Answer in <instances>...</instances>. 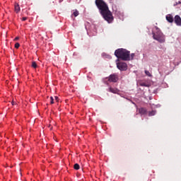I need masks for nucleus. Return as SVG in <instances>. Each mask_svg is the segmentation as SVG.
Wrapping results in <instances>:
<instances>
[{"label": "nucleus", "mask_w": 181, "mask_h": 181, "mask_svg": "<svg viewBox=\"0 0 181 181\" xmlns=\"http://www.w3.org/2000/svg\"><path fill=\"white\" fill-rule=\"evenodd\" d=\"M95 4L98 9H99V12L103 19H105L107 23H112L114 16H112V13H111L108 8V4H107L104 0H95Z\"/></svg>", "instance_id": "obj_1"}, {"label": "nucleus", "mask_w": 181, "mask_h": 181, "mask_svg": "<svg viewBox=\"0 0 181 181\" xmlns=\"http://www.w3.org/2000/svg\"><path fill=\"white\" fill-rule=\"evenodd\" d=\"M115 56L117 59H121L124 62H129L131 60V57H129V51L124 49L119 48L115 51Z\"/></svg>", "instance_id": "obj_2"}, {"label": "nucleus", "mask_w": 181, "mask_h": 181, "mask_svg": "<svg viewBox=\"0 0 181 181\" xmlns=\"http://www.w3.org/2000/svg\"><path fill=\"white\" fill-rule=\"evenodd\" d=\"M156 33H153V38L154 40H157L160 43H163L165 42V35H163V33L160 31L158 27H156Z\"/></svg>", "instance_id": "obj_3"}, {"label": "nucleus", "mask_w": 181, "mask_h": 181, "mask_svg": "<svg viewBox=\"0 0 181 181\" xmlns=\"http://www.w3.org/2000/svg\"><path fill=\"white\" fill-rule=\"evenodd\" d=\"M117 67L121 71H125L128 69V65L125 62H118L117 64Z\"/></svg>", "instance_id": "obj_4"}, {"label": "nucleus", "mask_w": 181, "mask_h": 181, "mask_svg": "<svg viewBox=\"0 0 181 181\" xmlns=\"http://www.w3.org/2000/svg\"><path fill=\"white\" fill-rule=\"evenodd\" d=\"M110 83H117L118 81V75L116 74H111L108 78Z\"/></svg>", "instance_id": "obj_5"}, {"label": "nucleus", "mask_w": 181, "mask_h": 181, "mask_svg": "<svg viewBox=\"0 0 181 181\" xmlns=\"http://www.w3.org/2000/svg\"><path fill=\"white\" fill-rule=\"evenodd\" d=\"M174 22L177 26H181V18L178 15L175 16Z\"/></svg>", "instance_id": "obj_6"}, {"label": "nucleus", "mask_w": 181, "mask_h": 181, "mask_svg": "<svg viewBox=\"0 0 181 181\" xmlns=\"http://www.w3.org/2000/svg\"><path fill=\"white\" fill-rule=\"evenodd\" d=\"M139 114H141V115H146L148 110H146V108L141 107L140 109H139Z\"/></svg>", "instance_id": "obj_7"}, {"label": "nucleus", "mask_w": 181, "mask_h": 181, "mask_svg": "<svg viewBox=\"0 0 181 181\" xmlns=\"http://www.w3.org/2000/svg\"><path fill=\"white\" fill-rule=\"evenodd\" d=\"M108 91H110V93H113V94H118V93H119V90L115 88H109Z\"/></svg>", "instance_id": "obj_8"}, {"label": "nucleus", "mask_w": 181, "mask_h": 181, "mask_svg": "<svg viewBox=\"0 0 181 181\" xmlns=\"http://www.w3.org/2000/svg\"><path fill=\"white\" fill-rule=\"evenodd\" d=\"M166 21L169 22L170 23H173V16L172 15L168 14L166 16Z\"/></svg>", "instance_id": "obj_9"}, {"label": "nucleus", "mask_w": 181, "mask_h": 181, "mask_svg": "<svg viewBox=\"0 0 181 181\" xmlns=\"http://www.w3.org/2000/svg\"><path fill=\"white\" fill-rule=\"evenodd\" d=\"M14 9L16 13H19V12L21 11V7H19V4H16L14 6Z\"/></svg>", "instance_id": "obj_10"}, {"label": "nucleus", "mask_w": 181, "mask_h": 181, "mask_svg": "<svg viewBox=\"0 0 181 181\" xmlns=\"http://www.w3.org/2000/svg\"><path fill=\"white\" fill-rule=\"evenodd\" d=\"M139 86H141V87H150L151 84L146 82H140Z\"/></svg>", "instance_id": "obj_11"}, {"label": "nucleus", "mask_w": 181, "mask_h": 181, "mask_svg": "<svg viewBox=\"0 0 181 181\" xmlns=\"http://www.w3.org/2000/svg\"><path fill=\"white\" fill-rule=\"evenodd\" d=\"M155 114H156V111L152 110L151 112H148V117H153V115H155Z\"/></svg>", "instance_id": "obj_12"}, {"label": "nucleus", "mask_w": 181, "mask_h": 181, "mask_svg": "<svg viewBox=\"0 0 181 181\" xmlns=\"http://www.w3.org/2000/svg\"><path fill=\"white\" fill-rule=\"evenodd\" d=\"M74 168L75 169V170H78V169H80V165H78V163L74 164Z\"/></svg>", "instance_id": "obj_13"}, {"label": "nucleus", "mask_w": 181, "mask_h": 181, "mask_svg": "<svg viewBox=\"0 0 181 181\" xmlns=\"http://www.w3.org/2000/svg\"><path fill=\"white\" fill-rule=\"evenodd\" d=\"M73 15L74 16H75V18H76V16L78 15H80V13H78V11H77L76 9L74 11V13H73Z\"/></svg>", "instance_id": "obj_14"}, {"label": "nucleus", "mask_w": 181, "mask_h": 181, "mask_svg": "<svg viewBox=\"0 0 181 181\" xmlns=\"http://www.w3.org/2000/svg\"><path fill=\"white\" fill-rule=\"evenodd\" d=\"M32 67H33V69H36L37 67V64H36V62H33L32 63Z\"/></svg>", "instance_id": "obj_15"}, {"label": "nucleus", "mask_w": 181, "mask_h": 181, "mask_svg": "<svg viewBox=\"0 0 181 181\" xmlns=\"http://www.w3.org/2000/svg\"><path fill=\"white\" fill-rule=\"evenodd\" d=\"M145 74H146L148 77H152V74H151V72L149 71H145Z\"/></svg>", "instance_id": "obj_16"}, {"label": "nucleus", "mask_w": 181, "mask_h": 181, "mask_svg": "<svg viewBox=\"0 0 181 181\" xmlns=\"http://www.w3.org/2000/svg\"><path fill=\"white\" fill-rule=\"evenodd\" d=\"M130 60H134V57H135V54H129Z\"/></svg>", "instance_id": "obj_17"}, {"label": "nucleus", "mask_w": 181, "mask_h": 181, "mask_svg": "<svg viewBox=\"0 0 181 181\" xmlns=\"http://www.w3.org/2000/svg\"><path fill=\"white\" fill-rule=\"evenodd\" d=\"M20 46H21V44H19L18 42H16L15 44V48L16 49H19Z\"/></svg>", "instance_id": "obj_18"}, {"label": "nucleus", "mask_w": 181, "mask_h": 181, "mask_svg": "<svg viewBox=\"0 0 181 181\" xmlns=\"http://www.w3.org/2000/svg\"><path fill=\"white\" fill-rule=\"evenodd\" d=\"M50 104H54V99L52 96L50 97Z\"/></svg>", "instance_id": "obj_19"}, {"label": "nucleus", "mask_w": 181, "mask_h": 181, "mask_svg": "<svg viewBox=\"0 0 181 181\" xmlns=\"http://www.w3.org/2000/svg\"><path fill=\"white\" fill-rule=\"evenodd\" d=\"M181 2L180 1H178V2H175L173 6H177V5H180Z\"/></svg>", "instance_id": "obj_20"}, {"label": "nucleus", "mask_w": 181, "mask_h": 181, "mask_svg": "<svg viewBox=\"0 0 181 181\" xmlns=\"http://www.w3.org/2000/svg\"><path fill=\"white\" fill-rule=\"evenodd\" d=\"M27 19H28V18L23 17V18H22V21H26Z\"/></svg>", "instance_id": "obj_21"}, {"label": "nucleus", "mask_w": 181, "mask_h": 181, "mask_svg": "<svg viewBox=\"0 0 181 181\" xmlns=\"http://www.w3.org/2000/svg\"><path fill=\"white\" fill-rule=\"evenodd\" d=\"M55 100H56V101H59V97L55 96Z\"/></svg>", "instance_id": "obj_22"}, {"label": "nucleus", "mask_w": 181, "mask_h": 181, "mask_svg": "<svg viewBox=\"0 0 181 181\" xmlns=\"http://www.w3.org/2000/svg\"><path fill=\"white\" fill-rule=\"evenodd\" d=\"M14 40H19V37H16Z\"/></svg>", "instance_id": "obj_23"}, {"label": "nucleus", "mask_w": 181, "mask_h": 181, "mask_svg": "<svg viewBox=\"0 0 181 181\" xmlns=\"http://www.w3.org/2000/svg\"><path fill=\"white\" fill-rule=\"evenodd\" d=\"M11 104H12V105H15L16 103H15V102L13 101V102L11 103Z\"/></svg>", "instance_id": "obj_24"}]
</instances>
